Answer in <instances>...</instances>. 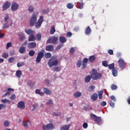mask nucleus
Wrapping results in <instances>:
<instances>
[{"label": "nucleus", "mask_w": 130, "mask_h": 130, "mask_svg": "<svg viewBox=\"0 0 130 130\" xmlns=\"http://www.w3.org/2000/svg\"><path fill=\"white\" fill-rule=\"evenodd\" d=\"M4 20L5 22H6V23L3 24V29H8V28H9L10 26H12L13 25V21H12V20H10V17L9 16V14H5Z\"/></svg>", "instance_id": "nucleus-1"}, {"label": "nucleus", "mask_w": 130, "mask_h": 130, "mask_svg": "<svg viewBox=\"0 0 130 130\" xmlns=\"http://www.w3.org/2000/svg\"><path fill=\"white\" fill-rule=\"evenodd\" d=\"M90 75L92 80L94 81L99 80L100 79H101V77H102V74L98 73V72L96 69H92L90 71Z\"/></svg>", "instance_id": "nucleus-2"}, {"label": "nucleus", "mask_w": 130, "mask_h": 130, "mask_svg": "<svg viewBox=\"0 0 130 130\" xmlns=\"http://www.w3.org/2000/svg\"><path fill=\"white\" fill-rule=\"evenodd\" d=\"M47 64L49 68H52V67L57 66V64H58V60H57V59L55 56H53L49 59Z\"/></svg>", "instance_id": "nucleus-3"}, {"label": "nucleus", "mask_w": 130, "mask_h": 130, "mask_svg": "<svg viewBox=\"0 0 130 130\" xmlns=\"http://www.w3.org/2000/svg\"><path fill=\"white\" fill-rule=\"evenodd\" d=\"M38 15V12H34L32 17L30 20V26H34L35 23L37 22V15Z\"/></svg>", "instance_id": "nucleus-4"}, {"label": "nucleus", "mask_w": 130, "mask_h": 130, "mask_svg": "<svg viewBox=\"0 0 130 130\" xmlns=\"http://www.w3.org/2000/svg\"><path fill=\"white\" fill-rule=\"evenodd\" d=\"M47 42L50 44L56 45L58 43V37H52L51 38H49L47 40Z\"/></svg>", "instance_id": "nucleus-5"}, {"label": "nucleus", "mask_w": 130, "mask_h": 130, "mask_svg": "<svg viewBox=\"0 0 130 130\" xmlns=\"http://www.w3.org/2000/svg\"><path fill=\"white\" fill-rule=\"evenodd\" d=\"M44 50H43L42 52H39L38 54H37V56L36 59V62H37L38 63H39V62H40V61H41V59H42V58H43L44 56Z\"/></svg>", "instance_id": "nucleus-6"}, {"label": "nucleus", "mask_w": 130, "mask_h": 130, "mask_svg": "<svg viewBox=\"0 0 130 130\" xmlns=\"http://www.w3.org/2000/svg\"><path fill=\"white\" fill-rule=\"evenodd\" d=\"M90 116L91 118L93 119L94 121L97 123H101V122H102V119L101 118V117H98L94 114H90Z\"/></svg>", "instance_id": "nucleus-7"}, {"label": "nucleus", "mask_w": 130, "mask_h": 130, "mask_svg": "<svg viewBox=\"0 0 130 130\" xmlns=\"http://www.w3.org/2000/svg\"><path fill=\"white\" fill-rule=\"evenodd\" d=\"M118 66L121 70H123L125 68L126 63L123 59L120 58L118 61Z\"/></svg>", "instance_id": "nucleus-8"}, {"label": "nucleus", "mask_w": 130, "mask_h": 130, "mask_svg": "<svg viewBox=\"0 0 130 130\" xmlns=\"http://www.w3.org/2000/svg\"><path fill=\"white\" fill-rule=\"evenodd\" d=\"M43 23V16H41L38 20V21L36 22L35 26L37 29H39L41 27V25Z\"/></svg>", "instance_id": "nucleus-9"}, {"label": "nucleus", "mask_w": 130, "mask_h": 130, "mask_svg": "<svg viewBox=\"0 0 130 130\" xmlns=\"http://www.w3.org/2000/svg\"><path fill=\"white\" fill-rule=\"evenodd\" d=\"M55 126L51 123H49L47 125L43 126V129L44 130H47V129H53L55 128Z\"/></svg>", "instance_id": "nucleus-10"}, {"label": "nucleus", "mask_w": 130, "mask_h": 130, "mask_svg": "<svg viewBox=\"0 0 130 130\" xmlns=\"http://www.w3.org/2000/svg\"><path fill=\"white\" fill-rule=\"evenodd\" d=\"M37 46V45L36 44V43L34 42H30L27 44V47L30 49L36 48Z\"/></svg>", "instance_id": "nucleus-11"}, {"label": "nucleus", "mask_w": 130, "mask_h": 130, "mask_svg": "<svg viewBox=\"0 0 130 130\" xmlns=\"http://www.w3.org/2000/svg\"><path fill=\"white\" fill-rule=\"evenodd\" d=\"M19 9V5L17 3L14 2L12 4L11 10L12 11H17Z\"/></svg>", "instance_id": "nucleus-12"}, {"label": "nucleus", "mask_w": 130, "mask_h": 130, "mask_svg": "<svg viewBox=\"0 0 130 130\" xmlns=\"http://www.w3.org/2000/svg\"><path fill=\"white\" fill-rule=\"evenodd\" d=\"M87 64H88V58H84L82 61V66L81 67V69L84 70L85 68L87 67Z\"/></svg>", "instance_id": "nucleus-13"}, {"label": "nucleus", "mask_w": 130, "mask_h": 130, "mask_svg": "<svg viewBox=\"0 0 130 130\" xmlns=\"http://www.w3.org/2000/svg\"><path fill=\"white\" fill-rule=\"evenodd\" d=\"M11 7V3L8 2H6L3 5L2 8L3 9V11H6V10H8L9 8Z\"/></svg>", "instance_id": "nucleus-14"}, {"label": "nucleus", "mask_w": 130, "mask_h": 130, "mask_svg": "<svg viewBox=\"0 0 130 130\" xmlns=\"http://www.w3.org/2000/svg\"><path fill=\"white\" fill-rule=\"evenodd\" d=\"M18 108H20V109H25V103L23 101H20L18 103Z\"/></svg>", "instance_id": "nucleus-15"}, {"label": "nucleus", "mask_w": 130, "mask_h": 130, "mask_svg": "<svg viewBox=\"0 0 130 130\" xmlns=\"http://www.w3.org/2000/svg\"><path fill=\"white\" fill-rule=\"evenodd\" d=\"M36 40V38L35 37V35H34V34L33 35H31L28 37V42H32Z\"/></svg>", "instance_id": "nucleus-16"}, {"label": "nucleus", "mask_w": 130, "mask_h": 130, "mask_svg": "<svg viewBox=\"0 0 130 130\" xmlns=\"http://www.w3.org/2000/svg\"><path fill=\"white\" fill-rule=\"evenodd\" d=\"M91 33H92V29H91L90 26H88L85 29V34L86 35H90Z\"/></svg>", "instance_id": "nucleus-17"}, {"label": "nucleus", "mask_w": 130, "mask_h": 130, "mask_svg": "<svg viewBox=\"0 0 130 130\" xmlns=\"http://www.w3.org/2000/svg\"><path fill=\"white\" fill-rule=\"evenodd\" d=\"M18 36H19V40H20V41H23V40H25V34H24L23 32H20L18 34Z\"/></svg>", "instance_id": "nucleus-18"}, {"label": "nucleus", "mask_w": 130, "mask_h": 130, "mask_svg": "<svg viewBox=\"0 0 130 130\" xmlns=\"http://www.w3.org/2000/svg\"><path fill=\"white\" fill-rule=\"evenodd\" d=\"M46 50L47 51H53V45H48L46 47Z\"/></svg>", "instance_id": "nucleus-19"}, {"label": "nucleus", "mask_w": 130, "mask_h": 130, "mask_svg": "<svg viewBox=\"0 0 130 130\" xmlns=\"http://www.w3.org/2000/svg\"><path fill=\"white\" fill-rule=\"evenodd\" d=\"M19 53H21V54L25 53V52H26V48L24 46H22L19 49Z\"/></svg>", "instance_id": "nucleus-20"}, {"label": "nucleus", "mask_w": 130, "mask_h": 130, "mask_svg": "<svg viewBox=\"0 0 130 130\" xmlns=\"http://www.w3.org/2000/svg\"><path fill=\"white\" fill-rule=\"evenodd\" d=\"M25 32L26 34H27V35H29V36L34 34V31L31 29H25Z\"/></svg>", "instance_id": "nucleus-21"}, {"label": "nucleus", "mask_w": 130, "mask_h": 130, "mask_svg": "<svg viewBox=\"0 0 130 130\" xmlns=\"http://www.w3.org/2000/svg\"><path fill=\"white\" fill-rule=\"evenodd\" d=\"M92 79V76L90 75H87L86 76H85V79H84V81L85 82V83H89V82H90V81L91 80V79Z\"/></svg>", "instance_id": "nucleus-22"}, {"label": "nucleus", "mask_w": 130, "mask_h": 130, "mask_svg": "<svg viewBox=\"0 0 130 130\" xmlns=\"http://www.w3.org/2000/svg\"><path fill=\"white\" fill-rule=\"evenodd\" d=\"M59 42L62 43V44H63V43H66L67 42V39L64 37H60Z\"/></svg>", "instance_id": "nucleus-23"}, {"label": "nucleus", "mask_w": 130, "mask_h": 130, "mask_svg": "<svg viewBox=\"0 0 130 130\" xmlns=\"http://www.w3.org/2000/svg\"><path fill=\"white\" fill-rule=\"evenodd\" d=\"M43 92L47 95H51V91H50V90H49L46 88H43Z\"/></svg>", "instance_id": "nucleus-24"}, {"label": "nucleus", "mask_w": 130, "mask_h": 130, "mask_svg": "<svg viewBox=\"0 0 130 130\" xmlns=\"http://www.w3.org/2000/svg\"><path fill=\"white\" fill-rule=\"evenodd\" d=\"M15 75L17 78L20 79V78H21V77L22 76V71H21V70L17 71L15 73Z\"/></svg>", "instance_id": "nucleus-25"}, {"label": "nucleus", "mask_w": 130, "mask_h": 130, "mask_svg": "<svg viewBox=\"0 0 130 130\" xmlns=\"http://www.w3.org/2000/svg\"><path fill=\"white\" fill-rule=\"evenodd\" d=\"M112 73L113 74V76H114V77H116L117 76V74H118V72H117V69L116 68H114L112 70Z\"/></svg>", "instance_id": "nucleus-26"}, {"label": "nucleus", "mask_w": 130, "mask_h": 130, "mask_svg": "<svg viewBox=\"0 0 130 130\" xmlns=\"http://www.w3.org/2000/svg\"><path fill=\"white\" fill-rule=\"evenodd\" d=\"M36 40H38V41H41V38H42V36L41 34L38 33L36 35Z\"/></svg>", "instance_id": "nucleus-27"}, {"label": "nucleus", "mask_w": 130, "mask_h": 130, "mask_svg": "<svg viewBox=\"0 0 130 130\" xmlns=\"http://www.w3.org/2000/svg\"><path fill=\"white\" fill-rule=\"evenodd\" d=\"M91 99L93 101H96V100L98 99V94H97L96 93H93L91 96Z\"/></svg>", "instance_id": "nucleus-28"}, {"label": "nucleus", "mask_w": 130, "mask_h": 130, "mask_svg": "<svg viewBox=\"0 0 130 130\" xmlns=\"http://www.w3.org/2000/svg\"><path fill=\"white\" fill-rule=\"evenodd\" d=\"M77 6L78 7V9H83V8H84V3H83V2H78Z\"/></svg>", "instance_id": "nucleus-29"}, {"label": "nucleus", "mask_w": 130, "mask_h": 130, "mask_svg": "<svg viewBox=\"0 0 130 130\" xmlns=\"http://www.w3.org/2000/svg\"><path fill=\"white\" fill-rule=\"evenodd\" d=\"M95 59H96V58L95 57V56H94V55L89 56V57L88 58V61H89V62H93L95 61Z\"/></svg>", "instance_id": "nucleus-30"}, {"label": "nucleus", "mask_w": 130, "mask_h": 130, "mask_svg": "<svg viewBox=\"0 0 130 130\" xmlns=\"http://www.w3.org/2000/svg\"><path fill=\"white\" fill-rule=\"evenodd\" d=\"M74 96L75 98H79V97H81V96H82V93H81V92L77 91L74 93Z\"/></svg>", "instance_id": "nucleus-31"}, {"label": "nucleus", "mask_w": 130, "mask_h": 130, "mask_svg": "<svg viewBox=\"0 0 130 130\" xmlns=\"http://www.w3.org/2000/svg\"><path fill=\"white\" fill-rule=\"evenodd\" d=\"M23 125L24 126H25V127H27L29 124L30 123V121L24 120L22 122Z\"/></svg>", "instance_id": "nucleus-32"}, {"label": "nucleus", "mask_w": 130, "mask_h": 130, "mask_svg": "<svg viewBox=\"0 0 130 130\" xmlns=\"http://www.w3.org/2000/svg\"><path fill=\"white\" fill-rule=\"evenodd\" d=\"M70 129V125H64L62 126L60 128V130H69Z\"/></svg>", "instance_id": "nucleus-33"}, {"label": "nucleus", "mask_w": 130, "mask_h": 130, "mask_svg": "<svg viewBox=\"0 0 130 130\" xmlns=\"http://www.w3.org/2000/svg\"><path fill=\"white\" fill-rule=\"evenodd\" d=\"M95 89V86L94 85H91L88 88V91L89 92H93Z\"/></svg>", "instance_id": "nucleus-34"}, {"label": "nucleus", "mask_w": 130, "mask_h": 130, "mask_svg": "<svg viewBox=\"0 0 130 130\" xmlns=\"http://www.w3.org/2000/svg\"><path fill=\"white\" fill-rule=\"evenodd\" d=\"M28 12H29V13H32L34 12V7H33V6L32 5H30L29 6H28Z\"/></svg>", "instance_id": "nucleus-35"}, {"label": "nucleus", "mask_w": 130, "mask_h": 130, "mask_svg": "<svg viewBox=\"0 0 130 130\" xmlns=\"http://www.w3.org/2000/svg\"><path fill=\"white\" fill-rule=\"evenodd\" d=\"M35 93L36 94H39V95H40L41 96H43V95H44V93H43V92H40V89H37L35 90Z\"/></svg>", "instance_id": "nucleus-36"}, {"label": "nucleus", "mask_w": 130, "mask_h": 130, "mask_svg": "<svg viewBox=\"0 0 130 130\" xmlns=\"http://www.w3.org/2000/svg\"><path fill=\"white\" fill-rule=\"evenodd\" d=\"M55 32V27H54V26H51V29L50 31V34L51 35L54 34Z\"/></svg>", "instance_id": "nucleus-37"}, {"label": "nucleus", "mask_w": 130, "mask_h": 130, "mask_svg": "<svg viewBox=\"0 0 130 130\" xmlns=\"http://www.w3.org/2000/svg\"><path fill=\"white\" fill-rule=\"evenodd\" d=\"M44 56L45 58H47V59L50 58V57H51V53L49 52L46 53L44 55Z\"/></svg>", "instance_id": "nucleus-38"}, {"label": "nucleus", "mask_w": 130, "mask_h": 130, "mask_svg": "<svg viewBox=\"0 0 130 130\" xmlns=\"http://www.w3.org/2000/svg\"><path fill=\"white\" fill-rule=\"evenodd\" d=\"M8 61L10 63H13V62H15V57H11L8 59Z\"/></svg>", "instance_id": "nucleus-39"}, {"label": "nucleus", "mask_w": 130, "mask_h": 130, "mask_svg": "<svg viewBox=\"0 0 130 130\" xmlns=\"http://www.w3.org/2000/svg\"><path fill=\"white\" fill-rule=\"evenodd\" d=\"M28 54L29 56H34V55L35 54V51L34 50H31L29 51Z\"/></svg>", "instance_id": "nucleus-40"}, {"label": "nucleus", "mask_w": 130, "mask_h": 130, "mask_svg": "<svg viewBox=\"0 0 130 130\" xmlns=\"http://www.w3.org/2000/svg\"><path fill=\"white\" fill-rule=\"evenodd\" d=\"M25 64V62H18L17 66L18 68H21V67H23Z\"/></svg>", "instance_id": "nucleus-41"}, {"label": "nucleus", "mask_w": 130, "mask_h": 130, "mask_svg": "<svg viewBox=\"0 0 130 130\" xmlns=\"http://www.w3.org/2000/svg\"><path fill=\"white\" fill-rule=\"evenodd\" d=\"M102 95H103V90L99 91L98 92V96L99 99H101L102 98Z\"/></svg>", "instance_id": "nucleus-42"}, {"label": "nucleus", "mask_w": 130, "mask_h": 130, "mask_svg": "<svg viewBox=\"0 0 130 130\" xmlns=\"http://www.w3.org/2000/svg\"><path fill=\"white\" fill-rule=\"evenodd\" d=\"M108 68L109 69V70H113V69H115V68H114V63L110 64L109 65H108Z\"/></svg>", "instance_id": "nucleus-43"}, {"label": "nucleus", "mask_w": 130, "mask_h": 130, "mask_svg": "<svg viewBox=\"0 0 130 130\" xmlns=\"http://www.w3.org/2000/svg\"><path fill=\"white\" fill-rule=\"evenodd\" d=\"M67 7L68 9H73V8H74V5L72 3H68L67 5Z\"/></svg>", "instance_id": "nucleus-44"}, {"label": "nucleus", "mask_w": 130, "mask_h": 130, "mask_svg": "<svg viewBox=\"0 0 130 130\" xmlns=\"http://www.w3.org/2000/svg\"><path fill=\"white\" fill-rule=\"evenodd\" d=\"M2 57H3V58H8V57H9V53L7 52L4 53L2 54Z\"/></svg>", "instance_id": "nucleus-45"}, {"label": "nucleus", "mask_w": 130, "mask_h": 130, "mask_svg": "<svg viewBox=\"0 0 130 130\" xmlns=\"http://www.w3.org/2000/svg\"><path fill=\"white\" fill-rule=\"evenodd\" d=\"M102 64L104 67L107 68L108 67V61L105 60L102 62Z\"/></svg>", "instance_id": "nucleus-46"}, {"label": "nucleus", "mask_w": 130, "mask_h": 130, "mask_svg": "<svg viewBox=\"0 0 130 130\" xmlns=\"http://www.w3.org/2000/svg\"><path fill=\"white\" fill-rule=\"evenodd\" d=\"M1 101L2 103H9V104L11 103V102L10 101V100H7L6 99L2 100Z\"/></svg>", "instance_id": "nucleus-47"}, {"label": "nucleus", "mask_w": 130, "mask_h": 130, "mask_svg": "<svg viewBox=\"0 0 130 130\" xmlns=\"http://www.w3.org/2000/svg\"><path fill=\"white\" fill-rule=\"evenodd\" d=\"M76 66L77 68H81V66H82V61L78 60L76 63Z\"/></svg>", "instance_id": "nucleus-48"}, {"label": "nucleus", "mask_w": 130, "mask_h": 130, "mask_svg": "<svg viewBox=\"0 0 130 130\" xmlns=\"http://www.w3.org/2000/svg\"><path fill=\"white\" fill-rule=\"evenodd\" d=\"M54 72H59V67H54L52 69Z\"/></svg>", "instance_id": "nucleus-49"}, {"label": "nucleus", "mask_w": 130, "mask_h": 130, "mask_svg": "<svg viewBox=\"0 0 130 130\" xmlns=\"http://www.w3.org/2000/svg\"><path fill=\"white\" fill-rule=\"evenodd\" d=\"M111 89H112V90H116L117 89V86L115 84H112L111 86Z\"/></svg>", "instance_id": "nucleus-50"}, {"label": "nucleus", "mask_w": 130, "mask_h": 130, "mask_svg": "<svg viewBox=\"0 0 130 130\" xmlns=\"http://www.w3.org/2000/svg\"><path fill=\"white\" fill-rule=\"evenodd\" d=\"M4 126L6 127H8L10 125V122L8 120H6L4 123Z\"/></svg>", "instance_id": "nucleus-51"}, {"label": "nucleus", "mask_w": 130, "mask_h": 130, "mask_svg": "<svg viewBox=\"0 0 130 130\" xmlns=\"http://www.w3.org/2000/svg\"><path fill=\"white\" fill-rule=\"evenodd\" d=\"M75 50H76L75 49V48L74 47L71 48L70 50V54H73L75 52Z\"/></svg>", "instance_id": "nucleus-52"}, {"label": "nucleus", "mask_w": 130, "mask_h": 130, "mask_svg": "<svg viewBox=\"0 0 130 130\" xmlns=\"http://www.w3.org/2000/svg\"><path fill=\"white\" fill-rule=\"evenodd\" d=\"M9 47H12V42H9L7 43L6 49H9Z\"/></svg>", "instance_id": "nucleus-53"}, {"label": "nucleus", "mask_w": 130, "mask_h": 130, "mask_svg": "<svg viewBox=\"0 0 130 130\" xmlns=\"http://www.w3.org/2000/svg\"><path fill=\"white\" fill-rule=\"evenodd\" d=\"M63 46V44H61L59 45H58L56 47V50H59V49H60V48H61V47H62Z\"/></svg>", "instance_id": "nucleus-54"}, {"label": "nucleus", "mask_w": 130, "mask_h": 130, "mask_svg": "<svg viewBox=\"0 0 130 130\" xmlns=\"http://www.w3.org/2000/svg\"><path fill=\"white\" fill-rule=\"evenodd\" d=\"M4 108H6V104H0V110H1V109H4Z\"/></svg>", "instance_id": "nucleus-55"}, {"label": "nucleus", "mask_w": 130, "mask_h": 130, "mask_svg": "<svg viewBox=\"0 0 130 130\" xmlns=\"http://www.w3.org/2000/svg\"><path fill=\"white\" fill-rule=\"evenodd\" d=\"M82 126L83 128H87V127H88V123H87V122H84Z\"/></svg>", "instance_id": "nucleus-56"}, {"label": "nucleus", "mask_w": 130, "mask_h": 130, "mask_svg": "<svg viewBox=\"0 0 130 130\" xmlns=\"http://www.w3.org/2000/svg\"><path fill=\"white\" fill-rule=\"evenodd\" d=\"M106 104L107 103H106V102L105 101H102L101 103V106H103V107L106 106Z\"/></svg>", "instance_id": "nucleus-57"}, {"label": "nucleus", "mask_w": 130, "mask_h": 130, "mask_svg": "<svg viewBox=\"0 0 130 130\" xmlns=\"http://www.w3.org/2000/svg\"><path fill=\"white\" fill-rule=\"evenodd\" d=\"M10 99L11 100H15V99H16V95L14 94H12L10 98Z\"/></svg>", "instance_id": "nucleus-58"}, {"label": "nucleus", "mask_w": 130, "mask_h": 130, "mask_svg": "<svg viewBox=\"0 0 130 130\" xmlns=\"http://www.w3.org/2000/svg\"><path fill=\"white\" fill-rule=\"evenodd\" d=\"M72 35H73V34H72V32H71L70 31L68 32L67 34V36L68 37H71Z\"/></svg>", "instance_id": "nucleus-59"}, {"label": "nucleus", "mask_w": 130, "mask_h": 130, "mask_svg": "<svg viewBox=\"0 0 130 130\" xmlns=\"http://www.w3.org/2000/svg\"><path fill=\"white\" fill-rule=\"evenodd\" d=\"M108 53H109V54H110V55H112V54H113V51L112 50H109L108 51Z\"/></svg>", "instance_id": "nucleus-60"}, {"label": "nucleus", "mask_w": 130, "mask_h": 130, "mask_svg": "<svg viewBox=\"0 0 130 130\" xmlns=\"http://www.w3.org/2000/svg\"><path fill=\"white\" fill-rule=\"evenodd\" d=\"M47 103L48 105H52L53 103L52 100H49Z\"/></svg>", "instance_id": "nucleus-61"}, {"label": "nucleus", "mask_w": 130, "mask_h": 130, "mask_svg": "<svg viewBox=\"0 0 130 130\" xmlns=\"http://www.w3.org/2000/svg\"><path fill=\"white\" fill-rule=\"evenodd\" d=\"M111 99L113 100L114 102H116V99H115V97L114 95H112L110 97Z\"/></svg>", "instance_id": "nucleus-62"}, {"label": "nucleus", "mask_w": 130, "mask_h": 130, "mask_svg": "<svg viewBox=\"0 0 130 130\" xmlns=\"http://www.w3.org/2000/svg\"><path fill=\"white\" fill-rule=\"evenodd\" d=\"M11 94V92H6L4 95H3V97H6V96H9V95H10Z\"/></svg>", "instance_id": "nucleus-63"}, {"label": "nucleus", "mask_w": 130, "mask_h": 130, "mask_svg": "<svg viewBox=\"0 0 130 130\" xmlns=\"http://www.w3.org/2000/svg\"><path fill=\"white\" fill-rule=\"evenodd\" d=\"M110 106H111L113 108H114V103L111 101L110 103Z\"/></svg>", "instance_id": "nucleus-64"}]
</instances>
